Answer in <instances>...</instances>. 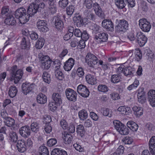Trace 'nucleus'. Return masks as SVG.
Returning <instances> with one entry per match:
<instances>
[{
    "instance_id": "1",
    "label": "nucleus",
    "mask_w": 155,
    "mask_h": 155,
    "mask_svg": "<svg viewBox=\"0 0 155 155\" xmlns=\"http://www.w3.org/2000/svg\"><path fill=\"white\" fill-rule=\"evenodd\" d=\"M39 0H35V2L30 5L28 6L27 12L30 15H34L37 12H41L44 9L45 5L44 3L41 2L39 4Z\"/></svg>"
},
{
    "instance_id": "2",
    "label": "nucleus",
    "mask_w": 155,
    "mask_h": 155,
    "mask_svg": "<svg viewBox=\"0 0 155 155\" xmlns=\"http://www.w3.org/2000/svg\"><path fill=\"white\" fill-rule=\"evenodd\" d=\"M116 31L117 33L125 32L128 29V24L127 21L124 20L119 21L118 24L115 27Z\"/></svg>"
},
{
    "instance_id": "3",
    "label": "nucleus",
    "mask_w": 155,
    "mask_h": 155,
    "mask_svg": "<svg viewBox=\"0 0 155 155\" xmlns=\"http://www.w3.org/2000/svg\"><path fill=\"white\" fill-rule=\"evenodd\" d=\"M128 5L129 7L133 8L135 4V0H127ZM124 1L126 0H115V3L116 5L120 9L124 8L125 5V3Z\"/></svg>"
},
{
    "instance_id": "4",
    "label": "nucleus",
    "mask_w": 155,
    "mask_h": 155,
    "mask_svg": "<svg viewBox=\"0 0 155 155\" xmlns=\"http://www.w3.org/2000/svg\"><path fill=\"white\" fill-rule=\"evenodd\" d=\"M85 60L88 65L92 67H94L98 61V59L94 55L90 53H88L87 55Z\"/></svg>"
},
{
    "instance_id": "5",
    "label": "nucleus",
    "mask_w": 155,
    "mask_h": 155,
    "mask_svg": "<svg viewBox=\"0 0 155 155\" xmlns=\"http://www.w3.org/2000/svg\"><path fill=\"white\" fill-rule=\"evenodd\" d=\"M11 73V76L10 78V80L12 81L14 80L15 83H17L22 77L23 73L22 71L19 69L15 72L13 71Z\"/></svg>"
},
{
    "instance_id": "6",
    "label": "nucleus",
    "mask_w": 155,
    "mask_h": 155,
    "mask_svg": "<svg viewBox=\"0 0 155 155\" xmlns=\"http://www.w3.org/2000/svg\"><path fill=\"white\" fill-rule=\"evenodd\" d=\"M65 93L68 99L70 101L75 102L77 100V93L71 88L67 89Z\"/></svg>"
},
{
    "instance_id": "7",
    "label": "nucleus",
    "mask_w": 155,
    "mask_h": 155,
    "mask_svg": "<svg viewBox=\"0 0 155 155\" xmlns=\"http://www.w3.org/2000/svg\"><path fill=\"white\" fill-rule=\"evenodd\" d=\"M77 91L82 97H87L89 95L90 92L86 86L83 84H80L78 86Z\"/></svg>"
},
{
    "instance_id": "8",
    "label": "nucleus",
    "mask_w": 155,
    "mask_h": 155,
    "mask_svg": "<svg viewBox=\"0 0 155 155\" xmlns=\"http://www.w3.org/2000/svg\"><path fill=\"white\" fill-rule=\"evenodd\" d=\"M139 22V25L143 31L146 32L149 31L151 26L150 23L147 21L146 19H140Z\"/></svg>"
},
{
    "instance_id": "9",
    "label": "nucleus",
    "mask_w": 155,
    "mask_h": 155,
    "mask_svg": "<svg viewBox=\"0 0 155 155\" xmlns=\"http://www.w3.org/2000/svg\"><path fill=\"white\" fill-rule=\"evenodd\" d=\"M21 87L22 92L24 94L27 95L32 91L35 87V84H30L29 83H23L22 84Z\"/></svg>"
},
{
    "instance_id": "10",
    "label": "nucleus",
    "mask_w": 155,
    "mask_h": 155,
    "mask_svg": "<svg viewBox=\"0 0 155 155\" xmlns=\"http://www.w3.org/2000/svg\"><path fill=\"white\" fill-rule=\"evenodd\" d=\"M136 37L137 42L140 47L143 46L146 43L147 38L141 32L137 33Z\"/></svg>"
},
{
    "instance_id": "11",
    "label": "nucleus",
    "mask_w": 155,
    "mask_h": 155,
    "mask_svg": "<svg viewBox=\"0 0 155 155\" xmlns=\"http://www.w3.org/2000/svg\"><path fill=\"white\" fill-rule=\"evenodd\" d=\"M108 35L105 33L97 34L94 36V39L98 43L106 41L108 39Z\"/></svg>"
},
{
    "instance_id": "12",
    "label": "nucleus",
    "mask_w": 155,
    "mask_h": 155,
    "mask_svg": "<svg viewBox=\"0 0 155 155\" xmlns=\"http://www.w3.org/2000/svg\"><path fill=\"white\" fill-rule=\"evenodd\" d=\"M37 26L40 31L45 32L48 30L46 21L44 20L38 21L37 23Z\"/></svg>"
},
{
    "instance_id": "13",
    "label": "nucleus",
    "mask_w": 155,
    "mask_h": 155,
    "mask_svg": "<svg viewBox=\"0 0 155 155\" xmlns=\"http://www.w3.org/2000/svg\"><path fill=\"white\" fill-rule=\"evenodd\" d=\"M20 135L24 137H27L30 135L31 130L29 126H25L21 127L19 130Z\"/></svg>"
},
{
    "instance_id": "14",
    "label": "nucleus",
    "mask_w": 155,
    "mask_h": 155,
    "mask_svg": "<svg viewBox=\"0 0 155 155\" xmlns=\"http://www.w3.org/2000/svg\"><path fill=\"white\" fill-rule=\"evenodd\" d=\"M75 60L72 58H69L64 64V68L67 71H69L72 69L74 64Z\"/></svg>"
},
{
    "instance_id": "15",
    "label": "nucleus",
    "mask_w": 155,
    "mask_h": 155,
    "mask_svg": "<svg viewBox=\"0 0 155 155\" xmlns=\"http://www.w3.org/2000/svg\"><path fill=\"white\" fill-rule=\"evenodd\" d=\"M102 26L108 31H112L114 30V25L113 22L109 20H104L102 23Z\"/></svg>"
},
{
    "instance_id": "16",
    "label": "nucleus",
    "mask_w": 155,
    "mask_h": 155,
    "mask_svg": "<svg viewBox=\"0 0 155 155\" xmlns=\"http://www.w3.org/2000/svg\"><path fill=\"white\" fill-rule=\"evenodd\" d=\"M148 99L153 107H155V90H150L148 93Z\"/></svg>"
},
{
    "instance_id": "17",
    "label": "nucleus",
    "mask_w": 155,
    "mask_h": 155,
    "mask_svg": "<svg viewBox=\"0 0 155 155\" xmlns=\"http://www.w3.org/2000/svg\"><path fill=\"white\" fill-rule=\"evenodd\" d=\"M53 20H54V25L57 28L60 29L63 27V22L60 16H54Z\"/></svg>"
},
{
    "instance_id": "18",
    "label": "nucleus",
    "mask_w": 155,
    "mask_h": 155,
    "mask_svg": "<svg viewBox=\"0 0 155 155\" xmlns=\"http://www.w3.org/2000/svg\"><path fill=\"white\" fill-rule=\"evenodd\" d=\"M17 147L18 151L22 153L26 150L27 148L26 145L24 140H18L17 144Z\"/></svg>"
},
{
    "instance_id": "19",
    "label": "nucleus",
    "mask_w": 155,
    "mask_h": 155,
    "mask_svg": "<svg viewBox=\"0 0 155 155\" xmlns=\"http://www.w3.org/2000/svg\"><path fill=\"white\" fill-rule=\"evenodd\" d=\"M143 89H141L138 90L137 94L138 101L141 104L144 103L146 100V98L145 96V92L143 91Z\"/></svg>"
},
{
    "instance_id": "20",
    "label": "nucleus",
    "mask_w": 155,
    "mask_h": 155,
    "mask_svg": "<svg viewBox=\"0 0 155 155\" xmlns=\"http://www.w3.org/2000/svg\"><path fill=\"white\" fill-rule=\"evenodd\" d=\"M61 95L58 93H54L52 95V98L57 105L59 106L62 103Z\"/></svg>"
},
{
    "instance_id": "21",
    "label": "nucleus",
    "mask_w": 155,
    "mask_h": 155,
    "mask_svg": "<svg viewBox=\"0 0 155 155\" xmlns=\"http://www.w3.org/2000/svg\"><path fill=\"white\" fill-rule=\"evenodd\" d=\"M16 20L15 18L11 15H9L7 16L5 20V23L8 25H14L15 24Z\"/></svg>"
},
{
    "instance_id": "22",
    "label": "nucleus",
    "mask_w": 155,
    "mask_h": 155,
    "mask_svg": "<svg viewBox=\"0 0 155 155\" xmlns=\"http://www.w3.org/2000/svg\"><path fill=\"white\" fill-rule=\"evenodd\" d=\"M85 78L86 81L89 84L93 85L97 83L96 78L93 75H87L85 76Z\"/></svg>"
},
{
    "instance_id": "23",
    "label": "nucleus",
    "mask_w": 155,
    "mask_h": 155,
    "mask_svg": "<svg viewBox=\"0 0 155 155\" xmlns=\"http://www.w3.org/2000/svg\"><path fill=\"white\" fill-rule=\"evenodd\" d=\"M37 101L38 103L44 104L47 102V97L45 94L42 93H39L37 96Z\"/></svg>"
},
{
    "instance_id": "24",
    "label": "nucleus",
    "mask_w": 155,
    "mask_h": 155,
    "mask_svg": "<svg viewBox=\"0 0 155 155\" xmlns=\"http://www.w3.org/2000/svg\"><path fill=\"white\" fill-rule=\"evenodd\" d=\"M73 21L76 23L78 27H80L84 24L83 20L80 16L74 17L73 19Z\"/></svg>"
},
{
    "instance_id": "25",
    "label": "nucleus",
    "mask_w": 155,
    "mask_h": 155,
    "mask_svg": "<svg viewBox=\"0 0 155 155\" xmlns=\"http://www.w3.org/2000/svg\"><path fill=\"white\" fill-rule=\"evenodd\" d=\"M21 45L22 49L28 48L30 46V42L28 39L26 40L25 37H24L22 38Z\"/></svg>"
},
{
    "instance_id": "26",
    "label": "nucleus",
    "mask_w": 155,
    "mask_h": 155,
    "mask_svg": "<svg viewBox=\"0 0 155 155\" xmlns=\"http://www.w3.org/2000/svg\"><path fill=\"white\" fill-rule=\"evenodd\" d=\"M51 155H68L67 152L63 150L58 148H55L53 150L51 153Z\"/></svg>"
},
{
    "instance_id": "27",
    "label": "nucleus",
    "mask_w": 155,
    "mask_h": 155,
    "mask_svg": "<svg viewBox=\"0 0 155 155\" xmlns=\"http://www.w3.org/2000/svg\"><path fill=\"white\" fill-rule=\"evenodd\" d=\"M127 126L133 131H136L138 129V125L135 122L133 121H128L127 123Z\"/></svg>"
},
{
    "instance_id": "28",
    "label": "nucleus",
    "mask_w": 155,
    "mask_h": 155,
    "mask_svg": "<svg viewBox=\"0 0 155 155\" xmlns=\"http://www.w3.org/2000/svg\"><path fill=\"white\" fill-rule=\"evenodd\" d=\"M26 10L25 9L23 8H20L17 9L15 12V16L16 18H18L20 16L25 15Z\"/></svg>"
},
{
    "instance_id": "29",
    "label": "nucleus",
    "mask_w": 155,
    "mask_h": 155,
    "mask_svg": "<svg viewBox=\"0 0 155 155\" xmlns=\"http://www.w3.org/2000/svg\"><path fill=\"white\" fill-rule=\"evenodd\" d=\"M32 15L28 14L27 12V14H25L23 16H21L18 18V19L19 22L20 23L23 24L28 21L29 20V17Z\"/></svg>"
},
{
    "instance_id": "30",
    "label": "nucleus",
    "mask_w": 155,
    "mask_h": 155,
    "mask_svg": "<svg viewBox=\"0 0 155 155\" xmlns=\"http://www.w3.org/2000/svg\"><path fill=\"white\" fill-rule=\"evenodd\" d=\"M76 132L78 135L83 137L85 132L84 126L82 124L78 125L76 127Z\"/></svg>"
},
{
    "instance_id": "31",
    "label": "nucleus",
    "mask_w": 155,
    "mask_h": 155,
    "mask_svg": "<svg viewBox=\"0 0 155 155\" xmlns=\"http://www.w3.org/2000/svg\"><path fill=\"white\" fill-rule=\"evenodd\" d=\"M133 110L134 114L137 117H139L143 114V109L141 107L135 106L133 107Z\"/></svg>"
},
{
    "instance_id": "32",
    "label": "nucleus",
    "mask_w": 155,
    "mask_h": 155,
    "mask_svg": "<svg viewBox=\"0 0 155 155\" xmlns=\"http://www.w3.org/2000/svg\"><path fill=\"white\" fill-rule=\"evenodd\" d=\"M117 110L121 112V113L124 114H128L130 113L131 110L130 107L120 106L118 108Z\"/></svg>"
},
{
    "instance_id": "33",
    "label": "nucleus",
    "mask_w": 155,
    "mask_h": 155,
    "mask_svg": "<svg viewBox=\"0 0 155 155\" xmlns=\"http://www.w3.org/2000/svg\"><path fill=\"white\" fill-rule=\"evenodd\" d=\"M17 92V90L15 86H11L9 88L8 95L12 98L15 97L16 95Z\"/></svg>"
},
{
    "instance_id": "34",
    "label": "nucleus",
    "mask_w": 155,
    "mask_h": 155,
    "mask_svg": "<svg viewBox=\"0 0 155 155\" xmlns=\"http://www.w3.org/2000/svg\"><path fill=\"white\" fill-rule=\"evenodd\" d=\"M114 125L115 128L119 133L122 127L124 125L119 120H116L113 121Z\"/></svg>"
},
{
    "instance_id": "35",
    "label": "nucleus",
    "mask_w": 155,
    "mask_h": 155,
    "mask_svg": "<svg viewBox=\"0 0 155 155\" xmlns=\"http://www.w3.org/2000/svg\"><path fill=\"white\" fill-rule=\"evenodd\" d=\"M84 15L88 19L92 21L95 19V15L90 10H85L84 12Z\"/></svg>"
},
{
    "instance_id": "36",
    "label": "nucleus",
    "mask_w": 155,
    "mask_h": 155,
    "mask_svg": "<svg viewBox=\"0 0 155 155\" xmlns=\"http://www.w3.org/2000/svg\"><path fill=\"white\" fill-rule=\"evenodd\" d=\"M133 69L130 67H127L124 69V74L126 76L132 75L134 73Z\"/></svg>"
},
{
    "instance_id": "37",
    "label": "nucleus",
    "mask_w": 155,
    "mask_h": 155,
    "mask_svg": "<svg viewBox=\"0 0 155 155\" xmlns=\"http://www.w3.org/2000/svg\"><path fill=\"white\" fill-rule=\"evenodd\" d=\"M5 120L4 123L8 127L12 126L15 124V120L11 117H8Z\"/></svg>"
},
{
    "instance_id": "38",
    "label": "nucleus",
    "mask_w": 155,
    "mask_h": 155,
    "mask_svg": "<svg viewBox=\"0 0 155 155\" xmlns=\"http://www.w3.org/2000/svg\"><path fill=\"white\" fill-rule=\"evenodd\" d=\"M39 124L36 122H34L31 124V129L33 132L37 133L39 130Z\"/></svg>"
},
{
    "instance_id": "39",
    "label": "nucleus",
    "mask_w": 155,
    "mask_h": 155,
    "mask_svg": "<svg viewBox=\"0 0 155 155\" xmlns=\"http://www.w3.org/2000/svg\"><path fill=\"white\" fill-rule=\"evenodd\" d=\"M78 116L81 120H84L87 117V114L86 110H82L78 112Z\"/></svg>"
},
{
    "instance_id": "40",
    "label": "nucleus",
    "mask_w": 155,
    "mask_h": 155,
    "mask_svg": "<svg viewBox=\"0 0 155 155\" xmlns=\"http://www.w3.org/2000/svg\"><path fill=\"white\" fill-rule=\"evenodd\" d=\"M43 81L45 83L49 84L51 82L50 75L47 72H44L42 75Z\"/></svg>"
},
{
    "instance_id": "41",
    "label": "nucleus",
    "mask_w": 155,
    "mask_h": 155,
    "mask_svg": "<svg viewBox=\"0 0 155 155\" xmlns=\"http://www.w3.org/2000/svg\"><path fill=\"white\" fill-rule=\"evenodd\" d=\"M44 42L45 40L43 38H39L36 44V48L38 49L41 48L44 44Z\"/></svg>"
},
{
    "instance_id": "42",
    "label": "nucleus",
    "mask_w": 155,
    "mask_h": 155,
    "mask_svg": "<svg viewBox=\"0 0 155 155\" xmlns=\"http://www.w3.org/2000/svg\"><path fill=\"white\" fill-rule=\"evenodd\" d=\"M39 155H48L49 153L48 149L45 146H41L39 147Z\"/></svg>"
},
{
    "instance_id": "43",
    "label": "nucleus",
    "mask_w": 155,
    "mask_h": 155,
    "mask_svg": "<svg viewBox=\"0 0 155 155\" xmlns=\"http://www.w3.org/2000/svg\"><path fill=\"white\" fill-rule=\"evenodd\" d=\"M63 139L66 142V143H71L72 141L73 137L71 135L67 134L64 135V137H63Z\"/></svg>"
},
{
    "instance_id": "44",
    "label": "nucleus",
    "mask_w": 155,
    "mask_h": 155,
    "mask_svg": "<svg viewBox=\"0 0 155 155\" xmlns=\"http://www.w3.org/2000/svg\"><path fill=\"white\" fill-rule=\"evenodd\" d=\"M97 90L100 92L105 93L108 91V88L105 85L100 84L97 87Z\"/></svg>"
},
{
    "instance_id": "45",
    "label": "nucleus",
    "mask_w": 155,
    "mask_h": 155,
    "mask_svg": "<svg viewBox=\"0 0 155 155\" xmlns=\"http://www.w3.org/2000/svg\"><path fill=\"white\" fill-rule=\"evenodd\" d=\"M51 60H50L46 61H43L42 62V67L45 69H48L51 66Z\"/></svg>"
},
{
    "instance_id": "46",
    "label": "nucleus",
    "mask_w": 155,
    "mask_h": 155,
    "mask_svg": "<svg viewBox=\"0 0 155 155\" xmlns=\"http://www.w3.org/2000/svg\"><path fill=\"white\" fill-rule=\"evenodd\" d=\"M9 136L11 142L15 143L18 140V136L16 133L13 132L11 133Z\"/></svg>"
},
{
    "instance_id": "47",
    "label": "nucleus",
    "mask_w": 155,
    "mask_h": 155,
    "mask_svg": "<svg viewBox=\"0 0 155 155\" xmlns=\"http://www.w3.org/2000/svg\"><path fill=\"white\" fill-rule=\"evenodd\" d=\"M74 7L73 5H69L66 8L67 15L69 16H71L74 12Z\"/></svg>"
},
{
    "instance_id": "48",
    "label": "nucleus",
    "mask_w": 155,
    "mask_h": 155,
    "mask_svg": "<svg viewBox=\"0 0 155 155\" xmlns=\"http://www.w3.org/2000/svg\"><path fill=\"white\" fill-rule=\"evenodd\" d=\"M120 76L117 74H114L112 75L111 78V81L113 83H116L120 81Z\"/></svg>"
},
{
    "instance_id": "49",
    "label": "nucleus",
    "mask_w": 155,
    "mask_h": 155,
    "mask_svg": "<svg viewBox=\"0 0 155 155\" xmlns=\"http://www.w3.org/2000/svg\"><path fill=\"white\" fill-rule=\"evenodd\" d=\"M38 58L41 61V62L43 61H46L51 60L50 58L47 55H44L40 53L38 54Z\"/></svg>"
},
{
    "instance_id": "50",
    "label": "nucleus",
    "mask_w": 155,
    "mask_h": 155,
    "mask_svg": "<svg viewBox=\"0 0 155 155\" xmlns=\"http://www.w3.org/2000/svg\"><path fill=\"white\" fill-rule=\"evenodd\" d=\"M100 27L94 24H92L90 26V29L92 30L93 31V32L97 34L99 30Z\"/></svg>"
},
{
    "instance_id": "51",
    "label": "nucleus",
    "mask_w": 155,
    "mask_h": 155,
    "mask_svg": "<svg viewBox=\"0 0 155 155\" xmlns=\"http://www.w3.org/2000/svg\"><path fill=\"white\" fill-rule=\"evenodd\" d=\"M55 76L58 79L60 80H62L64 78V75L62 72L58 70H55Z\"/></svg>"
},
{
    "instance_id": "52",
    "label": "nucleus",
    "mask_w": 155,
    "mask_h": 155,
    "mask_svg": "<svg viewBox=\"0 0 155 155\" xmlns=\"http://www.w3.org/2000/svg\"><path fill=\"white\" fill-rule=\"evenodd\" d=\"M57 141L56 139L51 138L48 140L47 144L49 147H52L55 145L57 143Z\"/></svg>"
},
{
    "instance_id": "53",
    "label": "nucleus",
    "mask_w": 155,
    "mask_h": 155,
    "mask_svg": "<svg viewBox=\"0 0 155 155\" xmlns=\"http://www.w3.org/2000/svg\"><path fill=\"white\" fill-rule=\"evenodd\" d=\"M126 126L124 125L121 129L120 130L119 133L121 135H127L129 133V130Z\"/></svg>"
},
{
    "instance_id": "54",
    "label": "nucleus",
    "mask_w": 155,
    "mask_h": 155,
    "mask_svg": "<svg viewBox=\"0 0 155 155\" xmlns=\"http://www.w3.org/2000/svg\"><path fill=\"white\" fill-rule=\"evenodd\" d=\"M86 7L89 9L92 7V1L91 0H83Z\"/></svg>"
},
{
    "instance_id": "55",
    "label": "nucleus",
    "mask_w": 155,
    "mask_h": 155,
    "mask_svg": "<svg viewBox=\"0 0 155 155\" xmlns=\"http://www.w3.org/2000/svg\"><path fill=\"white\" fill-rule=\"evenodd\" d=\"M149 149L155 147V137H152L150 139L149 143Z\"/></svg>"
},
{
    "instance_id": "56",
    "label": "nucleus",
    "mask_w": 155,
    "mask_h": 155,
    "mask_svg": "<svg viewBox=\"0 0 155 155\" xmlns=\"http://www.w3.org/2000/svg\"><path fill=\"white\" fill-rule=\"evenodd\" d=\"M68 4V0H60L59 2V6L63 8H64Z\"/></svg>"
},
{
    "instance_id": "57",
    "label": "nucleus",
    "mask_w": 155,
    "mask_h": 155,
    "mask_svg": "<svg viewBox=\"0 0 155 155\" xmlns=\"http://www.w3.org/2000/svg\"><path fill=\"white\" fill-rule=\"evenodd\" d=\"M68 132L72 133L75 131V126L73 124L71 123L68 127H67L66 129Z\"/></svg>"
},
{
    "instance_id": "58",
    "label": "nucleus",
    "mask_w": 155,
    "mask_h": 155,
    "mask_svg": "<svg viewBox=\"0 0 155 155\" xmlns=\"http://www.w3.org/2000/svg\"><path fill=\"white\" fill-rule=\"evenodd\" d=\"M103 115L104 116H108L109 117L112 116L111 112L108 108H104L102 112Z\"/></svg>"
},
{
    "instance_id": "59",
    "label": "nucleus",
    "mask_w": 155,
    "mask_h": 155,
    "mask_svg": "<svg viewBox=\"0 0 155 155\" xmlns=\"http://www.w3.org/2000/svg\"><path fill=\"white\" fill-rule=\"evenodd\" d=\"M9 9L8 6H5L2 8L1 13L2 15H5L7 16H8V14L9 13Z\"/></svg>"
},
{
    "instance_id": "60",
    "label": "nucleus",
    "mask_w": 155,
    "mask_h": 155,
    "mask_svg": "<svg viewBox=\"0 0 155 155\" xmlns=\"http://www.w3.org/2000/svg\"><path fill=\"white\" fill-rule=\"evenodd\" d=\"M81 37L82 40L87 41L89 38V35L86 31H84L81 34Z\"/></svg>"
},
{
    "instance_id": "61",
    "label": "nucleus",
    "mask_w": 155,
    "mask_h": 155,
    "mask_svg": "<svg viewBox=\"0 0 155 155\" xmlns=\"http://www.w3.org/2000/svg\"><path fill=\"white\" fill-rule=\"evenodd\" d=\"M54 64L55 66V70H58L60 68L61 62L59 60L56 59L54 61Z\"/></svg>"
},
{
    "instance_id": "62",
    "label": "nucleus",
    "mask_w": 155,
    "mask_h": 155,
    "mask_svg": "<svg viewBox=\"0 0 155 155\" xmlns=\"http://www.w3.org/2000/svg\"><path fill=\"white\" fill-rule=\"evenodd\" d=\"M60 124L64 129H66L68 126L66 121L64 119L62 120L60 122Z\"/></svg>"
},
{
    "instance_id": "63",
    "label": "nucleus",
    "mask_w": 155,
    "mask_h": 155,
    "mask_svg": "<svg viewBox=\"0 0 155 155\" xmlns=\"http://www.w3.org/2000/svg\"><path fill=\"white\" fill-rule=\"evenodd\" d=\"M95 12L96 15L99 17L101 18H104V13L103 12L101 8Z\"/></svg>"
},
{
    "instance_id": "64",
    "label": "nucleus",
    "mask_w": 155,
    "mask_h": 155,
    "mask_svg": "<svg viewBox=\"0 0 155 155\" xmlns=\"http://www.w3.org/2000/svg\"><path fill=\"white\" fill-rule=\"evenodd\" d=\"M30 36L31 39L34 40H36L38 38V34L34 31L30 34Z\"/></svg>"
}]
</instances>
